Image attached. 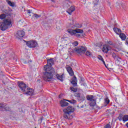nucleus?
Instances as JSON below:
<instances>
[{
  "label": "nucleus",
  "mask_w": 128,
  "mask_h": 128,
  "mask_svg": "<svg viewBox=\"0 0 128 128\" xmlns=\"http://www.w3.org/2000/svg\"><path fill=\"white\" fill-rule=\"evenodd\" d=\"M44 70L46 72H44L43 79L46 82H50L51 80H52V78H54L52 74H54L55 72L54 69L52 66H44Z\"/></svg>",
  "instance_id": "1"
},
{
  "label": "nucleus",
  "mask_w": 128,
  "mask_h": 128,
  "mask_svg": "<svg viewBox=\"0 0 128 128\" xmlns=\"http://www.w3.org/2000/svg\"><path fill=\"white\" fill-rule=\"evenodd\" d=\"M12 14H8V18L4 19V22L8 28H12V22H14V19L12 18Z\"/></svg>",
  "instance_id": "2"
},
{
  "label": "nucleus",
  "mask_w": 128,
  "mask_h": 128,
  "mask_svg": "<svg viewBox=\"0 0 128 128\" xmlns=\"http://www.w3.org/2000/svg\"><path fill=\"white\" fill-rule=\"evenodd\" d=\"M67 32L70 34H82L84 30L82 29L76 28L75 30L68 29Z\"/></svg>",
  "instance_id": "3"
},
{
  "label": "nucleus",
  "mask_w": 128,
  "mask_h": 128,
  "mask_svg": "<svg viewBox=\"0 0 128 128\" xmlns=\"http://www.w3.org/2000/svg\"><path fill=\"white\" fill-rule=\"evenodd\" d=\"M10 110V108L6 105V104L0 103V110L2 112H8Z\"/></svg>",
  "instance_id": "4"
},
{
  "label": "nucleus",
  "mask_w": 128,
  "mask_h": 128,
  "mask_svg": "<svg viewBox=\"0 0 128 128\" xmlns=\"http://www.w3.org/2000/svg\"><path fill=\"white\" fill-rule=\"evenodd\" d=\"M86 48L84 46H81L78 48H74V51L77 52L78 54H84L86 52Z\"/></svg>",
  "instance_id": "5"
},
{
  "label": "nucleus",
  "mask_w": 128,
  "mask_h": 128,
  "mask_svg": "<svg viewBox=\"0 0 128 128\" xmlns=\"http://www.w3.org/2000/svg\"><path fill=\"white\" fill-rule=\"evenodd\" d=\"M26 44L28 48H36L38 46V43L34 40L28 41L26 42Z\"/></svg>",
  "instance_id": "6"
},
{
  "label": "nucleus",
  "mask_w": 128,
  "mask_h": 128,
  "mask_svg": "<svg viewBox=\"0 0 128 128\" xmlns=\"http://www.w3.org/2000/svg\"><path fill=\"white\" fill-rule=\"evenodd\" d=\"M112 50V46L109 44H106L103 45L102 51L105 54H108L109 50Z\"/></svg>",
  "instance_id": "7"
},
{
  "label": "nucleus",
  "mask_w": 128,
  "mask_h": 128,
  "mask_svg": "<svg viewBox=\"0 0 128 128\" xmlns=\"http://www.w3.org/2000/svg\"><path fill=\"white\" fill-rule=\"evenodd\" d=\"M64 118H66V120H72L74 118V113H68L66 112L64 114Z\"/></svg>",
  "instance_id": "8"
},
{
  "label": "nucleus",
  "mask_w": 128,
  "mask_h": 128,
  "mask_svg": "<svg viewBox=\"0 0 128 128\" xmlns=\"http://www.w3.org/2000/svg\"><path fill=\"white\" fill-rule=\"evenodd\" d=\"M15 36L17 38L20 40V38H22L24 36V30H18Z\"/></svg>",
  "instance_id": "9"
},
{
  "label": "nucleus",
  "mask_w": 128,
  "mask_h": 128,
  "mask_svg": "<svg viewBox=\"0 0 128 128\" xmlns=\"http://www.w3.org/2000/svg\"><path fill=\"white\" fill-rule=\"evenodd\" d=\"M18 86L20 88L21 90H22V92H26V90H28V86H26V84H24L22 82H20L18 84Z\"/></svg>",
  "instance_id": "10"
},
{
  "label": "nucleus",
  "mask_w": 128,
  "mask_h": 128,
  "mask_svg": "<svg viewBox=\"0 0 128 128\" xmlns=\"http://www.w3.org/2000/svg\"><path fill=\"white\" fill-rule=\"evenodd\" d=\"M74 107L72 106H69L63 110V112L64 113L68 112V113L72 114V112H74Z\"/></svg>",
  "instance_id": "11"
},
{
  "label": "nucleus",
  "mask_w": 128,
  "mask_h": 128,
  "mask_svg": "<svg viewBox=\"0 0 128 128\" xmlns=\"http://www.w3.org/2000/svg\"><path fill=\"white\" fill-rule=\"evenodd\" d=\"M76 96L78 100L84 101V100H86V97L84 96V95L80 93L76 94Z\"/></svg>",
  "instance_id": "12"
},
{
  "label": "nucleus",
  "mask_w": 128,
  "mask_h": 128,
  "mask_svg": "<svg viewBox=\"0 0 128 128\" xmlns=\"http://www.w3.org/2000/svg\"><path fill=\"white\" fill-rule=\"evenodd\" d=\"M24 92L26 94H28V96H32L34 94V89L30 88L28 87V90H25Z\"/></svg>",
  "instance_id": "13"
},
{
  "label": "nucleus",
  "mask_w": 128,
  "mask_h": 128,
  "mask_svg": "<svg viewBox=\"0 0 128 128\" xmlns=\"http://www.w3.org/2000/svg\"><path fill=\"white\" fill-rule=\"evenodd\" d=\"M7 28H8V27L6 26L4 22H0V30H6Z\"/></svg>",
  "instance_id": "14"
},
{
  "label": "nucleus",
  "mask_w": 128,
  "mask_h": 128,
  "mask_svg": "<svg viewBox=\"0 0 128 128\" xmlns=\"http://www.w3.org/2000/svg\"><path fill=\"white\" fill-rule=\"evenodd\" d=\"M71 84H72L73 86H76L78 85V79L76 76H74L71 80Z\"/></svg>",
  "instance_id": "15"
},
{
  "label": "nucleus",
  "mask_w": 128,
  "mask_h": 128,
  "mask_svg": "<svg viewBox=\"0 0 128 128\" xmlns=\"http://www.w3.org/2000/svg\"><path fill=\"white\" fill-rule=\"evenodd\" d=\"M74 10H76V7H74V6H72L70 8L68 9L66 12H68V14L71 15L73 12H74Z\"/></svg>",
  "instance_id": "16"
},
{
  "label": "nucleus",
  "mask_w": 128,
  "mask_h": 128,
  "mask_svg": "<svg viewBox=\"0 0 128 128\" xmlns=\"http://www.w3.org/2000/svg\"><path fill=\"white\" fill-rule=\"evenodd\" d=\"M60 104L62 108H64V106H68V102H66V100H62L60 102Z\"/></svg>",
  "instance_id": "17"
},
{
  "label": "nucleus",
  "mask_w": 128,
  "mask_h": 128,
  "mask_svg": "<svg viewBox=\"0 0 128 128\" xmlns=\"http://www.w3.org/2000/svg\"><path fill=\"white\" fill-rule=\"evenodd\" d=\"M52 64H54V58H51L50 59H48L47 60V64L46 66H51V68H52Z\"/></svg>",
  "instance_id": "18"
},
{
  "label": "nucleus",
  "mask_w": 128,
  "mask_h": 128,
  "mask_svg": "<svg viewBox=\"0 0 128 128\" xmlns=\"http://www.w3.org/2000/svg\"><path fill=\"white\" fill-rule=\"evenodd\" d=\"M67 71L68 72L69 74L71 76H74V71L72 70V68L70 66H68L67 68Z\"/></svg>",
  "instance_id": "19"
},
{
  "label": "nucleus",
  "mask_w": 128,
  "mask_h": 128,
  "mask_svg": "<svg viewBox=\"0 0 128 128\" xmlns=\"http://www.w3.org/2000/svg\"><path fill=\"white\" fill-rule=\"evenodd\" d=\"M64 76V74H62V75H60L58 74H56L54 76V78H58V80H60L61 82H62V77Z\"/></svg>",
  "instance_id": "20"
},
{
  "label": "nucleus",
  "mask_w": 128,
  "mask_h": 128,
  "mask_svg": "<svg viewBox=\"0 0 128 128\" xmlns=\"http://www.w3.org/2000/svg\"><path fill=\"white\" fill-rule=\"evenodd\" d=\"M86 98L88 100H90V102H92V100H95L94 99V96L92 95H88L86 96Z\"/></svg>",
  "instance_id": "21"
},
{
  "label": "nucleus",
  "mask_w": 128,
  "mask_h": 128,
  "mask_svg": "<svg viewBox=\"0 0 128 128\" xmlns=\"http://www.w3.org/2000/svg\"><path fill=\"white\" fill-rule=\"evenodd\" d=\"M114 48L113 49V50H114L115 52H120V47L118 46L116 44L114 45L113 46Z\"/></svg>",
  "instance_id": "22"
},
{
  "label": "nucleus",
  "mask_w": 128,
  "mask_h": 128,
  "mask_svg": "<svg viewBox=\"0 0 128 128\" xmlns=\"http://www.w3.org/2000/svg\"><path fill=\"white\" fill-rule=\"evenodd\" d=\"M114 30L117 34H120L122 32V30L118 28H114Z\"/></svg>",
  "instance_id": "23"
},
{
  "label": "nucleus",
  "mask_w": 128,
  "mask_h": 128,
  "mask_svg": "<svg viewBox=\"0 0 128 128\" xmlns=\"http://www.w3.org/2000/svg\"><path fill=\"white\" fill-rule=\"evenodd\" d=\"M98 58L100 60H102V62H103L104 66L106 67V62L104 60V58H102V56L100 55L98 56Z\"/></svg>",
  "instance_id": "24"
},
{
  "label": "nucleus",
  "mask_w": 128,
  "mask_h": 128,
  "mask_svg": "<svg viewBox=\"0 0 128 128\" xmlns=\"http://www.w3.org/2000/svg\"><path fill=\"white\" fill-rule=\"evenodd\" d=\"M120 37L122 40H124L126 38V36L124 34L121 33L120 34Z\"/></svg>",
  "instance_id": "25"
},
{
  "label": "nucleus",
  "mask_w": 128,
  "mask_h": 128,
  "mask_svg": "<svg viewBox=\"0 0 128 128\" xmlns=\"http://www.w3.org/2000/svg\"><path fill=\"white\" fill-rule=\"evenodd\" d=\"M30 16H34L36 18H40L42 16V15L40 14H34V13H32V15H30Z\"/></svg>",
  "instance_id": "26"
},
{
  "label": "nucleus",
  "mask_w": 128,
  "mask_h": 128,
  "mask_svg": "<svg viewBox=\"0 0 128 128\" xmlns=\"http://www.w3.org/2000/svg\"><path fill=\"white\" fill-rule=\"evenodd\" d=\"M6 2H8V4L10 6H14L15 4L14 2H12L10 1H8V0H6Z\"/></svg>",
  "instance_id": "27"
},
{
  "label": "nucleus",
  "mask_w": 128,
  "mask_h": 128,
  "mask_svg": "<svg viewBox=\"0 0 128 128\" xmlns=\"http://www.w3.org/2000/svg\"><path fill=\"white\" fill-rule=\"evenodd\" d=\"M96 104V100H92L90 104V106H94Z\"/></svg>",
  "instance_id": "28"
},
{
  "label": "nucleus",
  "mask_w": 128,
  "mask_h": 128,
  "mask_svg": "<svg viewBox=\"0 0 128 128\" xmlns=\"http://www.w3.org/2000/svg\"><path fill=\"white\" fill-rule=\"evenodd\" d=\"M70 90H72V92H78V89L72 86L70 87Z\"/></svg>",
  "instance_id": "29"
},
{
  "label": "nucleus",
  "mask_w": 128,
  "mask_h": 128,
  "mask_svg": "<svg viewBox=\"0 0 128 128\" xmlns=\"http://www.w3.org/2000/svg\"><path fill=\"white\" fill-rule=\"evenodd\" d=\"M74 26H76V28H82V24H80L78 23L76 24H73Z\"/></svg>",
  "instance_id": "30"
},
{
  "label": "nucleus",
  "mask_w": 128,
  "mask_h": 128,
  "mask_svg": "<svg viewBox=\"0 0 128 128\" xmlns=\"http://www.w3.org/2000/svg\"><path fill=\"white\" fill-rule=\"evenodd\" d=\"M123 122H128V115H124L123 116Z\"/></svg>",
  "instance_id": "31"
},
{
  "label": "nucleus",
  "mask_w": 128,
  "mask_h": 128,
  "mask_svg": "<svg viewBox=\"0 0 128 128\" xmlns=\"http://www.w3.org/2000/svg\"><path fill=\"white\" fill-rule=\"evenodd\" d=\"M6 16L4 14H2L0 15V20H4L6 18Z\"/></svg>",
  "instance_id": "32"
},
{
  "label": "nucleus",
  "mask_w": 128,
  "mask_h": 128,
  "mask_svg": "<svg viewBox=\"0 0 128 128\" xmlns=\"http://www.w3.org/2000/svg\"><path fill=\"white\" fill-rule=\"evenodd\" d=\"M118 118L120 121L122 120H124V116L122 114H120Z\"/></svg>",
  "instance_id": "33"
},
{
  "label": "nucleus",
  "mask_w": 128,
  "mask_h": 128,
  "mask_svg": "<svg viewBox=\"0 0 128 128\" xmlns=\"http://www.w3.org/2000/svg\"><path fill=\"white\" fill-rule=\"evenodd\" d=\"M72 44H73L74 46H78V42L77 41H75L72 42Z\"/></svg>",
  "instance_id": "34"
},
{
  "label": "nucleus",
  "mask_w": 128,
  "mask_h": 128,
  "mask_svg": "<svg viewBox=\"0 0 128 128\" xmlns=\"http://www.w3.org/2000/svg\"><path fill=\"white\" fill-rule=\"evenodd\" d=\"M104 101H105L106 104H110V99H108V98L106 97L104 99Z\"/></svg>",
  "instance_id": "35"
},
{
  "label": "nucleus",
  "mask_w": 128,
  "mask_h": 128,
  "mask_svg": "<svg viewBox=\"0 0 128 128\" xmlns=\"http://www.w3.org/2000/svg\"><path fill=\"white\" fill-rule=\"evenodd\" d=\"M86 56H92V53L88 51H87L86 52Z\"/></svg>",
  "instance_id": "36"
},
{
  "label": "nucleus",
  "mask_w": 128,
  "mask_h": 128,
  "mask_svg": "<svg viewBox=\"0 0 128 128\" xmlns=\"http://www.w3.org/2000/svg\"><path fill=\"white\" fill-rule=\"evenodd\" d=\"M117 56H118L116 55V53L113 52L112 54V57L113 58H114V60H116Z\"/></svg>",
  "instance_id": "37"
},
{
  "label": "nucleus",
  "mask_w": 128,
  "mask_h": 128,
  "mask_svg": "<svg viewBox=\"0 0 128 128\" xmlns=\"http://www.w3.org/2000/svg\"><path fill=\"white\" fill-rule=\"evenodd\" d=\"M121 6H122L121 4H120L119 3H116V6L117 8H118V10H120V8Z\"/></svg>",
  "instance_id": "38"
},
{
  "label": "nucleus",
  "mask_w": 128,
  "mask_h": 128,
  "mask_svg": "<svg viewBox=\"0 0 128 128\" xmlns=\"http://www.w3.org/2000/svg\"><path fill=\"white\" fill-rule=\"evenodd\" d=\"M66 100V102H70V104H74V102H76V100Z\"/></svg>",
  "instance_id": "39"
},
{
  "label": "nucleus",
  "mask_w": 128,
  "mask_h": 128,
  "mask_svg": "<svg viewBox=\"0 0 128 128\" xmlns=\"http://www.w3.org/2000/svg\"><path fill=\"white\" fill-rule=\"evenodd\" d=\"M70 36H74L78 38H80V34H70Z\"/></svg>",
  "instance_id": "40"
},
{
  "label": "nucleus",
  "mask_w": 128,
  "mask_h": 128,
  "mask_svg": "<svg viewBox=\"0 0 128 128\" xmlns=\"http://www.w3.org/2000/svg\"><path fill=\"white\" fill-rule=\"evenodd\" d=\"M116 60L118 62H120V60H122V58L120 57H118V56L116 58Z\"/></svg>",
  "instance_id": "41"
},
{
  "label": "nucleus",
  "mask_w": 128,
  "mask_h": 128,
  "mask_svg": "<svg viewBox=\"0 0 128 128\" xmlns=\"http://www.w3.org/2000/svg\"><path fill=\"white\" fill-rule=\"evenodd\" d=\"M28 14H29V16H32V11H30V10H27Z\"/></svg>",
  "instance_id": "42"
},
{
  "label": "nucleus",
  "mask_w": 128,
  "mask_h": 128,
  "mask_svg": "<svg viewBox=\"0 0 128 128\" xmlns=\"http://www.w3.org/2000/svg\"><path fill=\"white\" fill-rule=\"evenodd\" d=\"M105 128H110V124H107L105 126Z\"/></svg>",
  "instance_id": "43"
},
{
  "label": "nucleus",
  "mask_w": 128,
  "mask_h": 128,
  "mask_svg": "<svg viewBox=\"0 0 128 128\" xmlns=\"http://www.w3.org/2000/svg\"><path fill=\"white\" fill-rule=\"evenodd\" d=\"M65 6H67V8H68V6H70L68 2H66L65 4Z\"/></svg>",
  "instance_id": "44"
},
{
  "label": "nucleus",
  "mask_w": 128,
  "mask_h": 128,
  "mask_svg": "<svg viewBox=\"0 0 128 128\" xmlns=\"http://www.w3.org/2000/svg\"><path fill=\"white\" fill-rule=\"evenodd\" d=\"M108 44H109V46H112V42H108Z\"/></svg>",
  "instance_id": "45"
},
{
  "label": "nucleus",
  "mask_w": 128,
  "mask_h": 128,
  "mask_svg": "<svg viewBox=\"0 0 128 128\" xmlns=\"http://www.w3.org/2000/svg\"><path fill=\"white\" fill-rule=\"evenodd\" d=\"M70 28H74V26H72V25H71Z\"/></svg>",
  "instance_id": "46"
},
{
  "label": "nucleus",
  "mask_w": 128,
  "mask_h": 128,
  "mask_svg": "<svg viewBox=\"0 0 128 128\" xmlns=\"http://www.w3.org/2000/svg\"><path fill=\"white\" fill-rule=\"evenodd\" d=\"M126 126H127V128H128V122L126 124Z\"/></svg>",
  "instance_id": "47"
},
{
  "label": "nucleus",
  "mask_w": 128,
  "mask_h": 128,
  "mask_svg": "<svg viewBox=\"0 0 128 128\" xmlns=\"http://www.w3.org/2000/svg\"><path fill=\"white\" fill-rule=\"evenodd\" d=\"M37 82H40V80H38Z\"/></svg>",
  "instance_id": "48"
},
{
  "label": "nucleus",
  "mask_w": 128,
  "mask_h": 128,
  "mask_svg": "<svg viewBox=\"0 0 128 128\" xmlns=\"http://www.w3.org/2000/svg\"><path fill=\"white\" fill-rule=\"evenodd\" d=\"M96 2H98V0H96Z\"/></svg>",
  "instance_id": "49"
},
{
  "label": "nucleus",
  "mask_w": 128,
  "mask_h": 128,
  "mask_svg": "<svg viewBox=\"0 0 128 128\" xmlns=\"http://www.w3.org/2000/svg\"><path fill=\"white\" fill-rule=\"evenodd\" d=\"M30 62H32V60H30Z\"/></svg>",
  "instance_id": "50"
},
{
  "label": "nucleus",
  "mask_w": 128,
  "mask_h": 128,
  "mask_svg": "<svg viewBox=\"0 0 128 128\" xmlns=\"http://www.w3.org/2000/svg\"><path fill=\"white\" fill-rule=\"evenodd\" d=\"M35 128H36V127Z\"/></svg>",
  "instance_id": "51"
}]
</instances>
